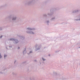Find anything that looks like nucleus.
<instances>
[{"label":"nucleus","mask_w":80,"mask_h":80,"mask_svg":"<svg viewBox=\"0 0 80 80\" xmlns=\"http://www.w3.org/2000/svg\"><path fill=\"white\" fill-rule=\"evenodd\" d=\"M9 47L10 48H12V45H10L9 46Z\"/></svg>","instance_id":"5701e85b"},{"label":"nucleus","mask_w":80,"mask_h":80,"mask_svg":"<svg viewBox=\"0 0 80 80\" xmlns=\"http://www.w3.org/2000/svg\"><path fill=\"white\" fill-rule=\"evenodd\" d=\"M2 58V56L1 53H0V59Z\"/></svg>","instance_id":"6ab92c4d"},{"label":"nucleus","mask_w":80,"mask_h":80,"mask_svg":"<svg viewBox=\"0 0 80 80\" xmlns=\"http://www.w3.org/2000/svg\"><path fill=\"white\" fill-rule=\"evenodd\" d=\"M40 47H41V45L38 44H36L35 45V47L36 48V51H37V50H40Z\"/></svg>","instance_id":"0eeeda50"},{"label":"nucleus","mask_w":80,"mask_h":80,"mask_svg":"<svg viewBox=\"0 0 80 80\" xmlns=\"http://www.w3.org/2000/svg\"><path fill=\"white\" fill-rule=\"evenodd\" d=\"M15 62H16V61H14V63H15Z\"/></svg>","instance_id":"bb28decb"},{"label":"nucleus","mask_w":80,"mask_h":80,"mask_svg":"<svg viewBox=\"0 0 80 80\" xmlns=\"http://www.w3.org/2000/svg\"><path fill=\"white\" fill-rule=\"evenodd\" d=\"M24 50L23 52V54H25L27 53V51H26V48H24Z\"/></svg>","instance_id":"9d476101"},{"label":"nucleus","mask_w":80,"mask_h":80,"mask_svg":"<svg viewBox=\"0 0 80 80\" xmlns=\"http://www.w3.org/2000/svg\"><path fill=\"white\" fill-rule=\"evenodd\" d=\"M1 71H4L5 70H3V69H1Z\"/></svg>","instance_id":"393cba45"},{"label":"nucleus","mask_w":80,"mask_h":80,"mask_svg":"<svg viewBox=\"0 0 80 80\" xmlns=\"http://www.w3.org/2000/svg\"><path fill=\"white\" fill-rule=\"evenodd\" d=\"M0 74H3V72L2 71H1L0 70Z\"/></svg>","instance_id":"aec40b11"},{"label":"nucleus","mask_w":80,"mask_h":80,"mask_svg":"<svg viewBox=\"0 0 80 80\" xmlns=\"http://www.w3.org/2000/svg\"><path fill=\"white\" fill-rule=\"evenodd\" d=\"M49 55V56H50V54H49V55Z\"/></svg>","instance_id":"cd10ccee"},{"label":"nucleus","mask_w":80,"mask_h":80,"mask_svg":"<svg viewBox=\"0 0 80 80\" xmlns=\"http://www.w3.org/2000/svg\"><path fill=\"white\" fill-rule=\"evenodd\" d=\"M35 30V28L28 27L26 28V32L30 34H34L35 33L33 32V30Z\"/></svg>","instance_id":"f257e3e1"},{"label":"nucleus","mask_w":80,"mask_h":80,"mask_svg":"<svg viewBox=\"0 0 80 80\" xmlns=\"http://www.w3.org/2000/svg\"><path fill=\"white\" fill-rule=\"evenodd\" d=\"M35 2V0H31V1H29L28 2H26L25 3V5H32L33 2Z\"/></svg>","instance_id":"7ed1b4c3"},{"label":"nucleus","mask_w":80,"mask_h":80,"mask_svg":"<svg viewBox=\"0 0 80 80\" xmlns=\"http://www.w3.org/2000/svg\"><path fill=\"white\" fill-rule=\"evenodd\" d=\"M8 40L9 41H14L15 43H18V41L17 39H14L13 38H9Z\"/></svg>","instance_id":"20e7f679"},{"label":"nucleus","mask_w":80,"mask_h":80,"mask_svg":"<svg viewBox=\"0 0 80 80\" xmlns=\"http://www.w3.org/2000/svg\"><path fill=\"white\" fill-rule=\"evenodd\" d=\"M12 75H17V74H16L15 73V72H12Z\"/></svg>","instance_id":"dca6fc26"},{"label":"nucleus","mask_w":80,"mask_h":80,"mask_svg":"<svg viewBox=\"0 0 80 80\" xmlns=\"http://www.w3.org/2000/svg\"><path fill=\"white\" fill-rule=\"evenodd\" d=\"M2 37H3V36H0V38H2Z\"/></svg>","instance_id":"b1692460"},{"label":"nucleus","mask_w":80,"mask_h":80,"mask_svg":"<svg viewBox=\"0 0 80 80\" xmlns=\"http://www.w3.org/2000/svg\"><path fill=\"white\" fill-rule=\"evenodd\" d=\"M57 72L53 71V75H57Z\"/></svg>","instance_id":"ddd939ff"},{"label":"nucleus","mask_w":80,"mask_h":80,"mask_svg":"<svg viewBox=\"0 0 80 80\" xmlns=\"http://www.w3.org/2000/svg\"><path fill=\"white\" fill-rule=\"evenodd\" d=\"M5 7V5H2L0 6V8H2V7Z\"/></svg>","instance_id":"2eb2a0df"},{"label":"nucleus","mask_w":80,"mask_h":80,"mask_svg":"<svg viewBox=\"0 0 80 80\" xmlns=\"http://www.w3.org/2000/svg\"><path fill=\"white\" fill-rule=\"evenodd\" d=\"M2 30V28H0V31Z\"/></svg>","instance_id":"4be33fe9"},{"label":"nucleus","mask_w":80,"mask_h":80,"mask_svg":"<svg viewBox=\"0 0 80 80\" xmlns=\"http://www.w3.org/2000/svg\"><path fill=\"white\" fill-rule=\"evenodd\" d=\"M7 54H4V57L5 59V58H7Z\"/></svg>","instance_id":"4468645a"},{"label":"nucleus","mask_w":80,"mask_h":80,"mask_svg":"<svg viewBox=\"0 0 80 80\" xmlns=\"http://www.w3.org/2000/svg\"><path fill=\"white\" fill-rule=\"evenodd\" d=\"M80 12V10L77 9L72 11V13H77Z\"/></svg>","instance_id":"1a4fd4ad"},{"label":"nucleus","mask_w":80,"mask_h":80,"mask_svg":"<svg viewBox=\"0 0 80 80\" xmlns=\"http://www.w3.org/2000/svg\"><path fill=\"white\" fill-rule=\"evenodd\" d=\"M42 59L43 61H45L46 60V59H45V58H42Z\"/></svg>","instance_id":"a211bd4d"},{"label":"nucleus","mask_w":80,"mask_h":80,"mask_svg":"<svg viewBox=\"0 0 80 80\" xmlns=\"http://www.w3.org/2000/svg\"><path fill=\"white\" fill-rule=\"evenodd\" d=\"M18 37L21 39V40H24V38H25V37L24 36H21L20 35L18 36Z\"/></svg>","instance_id":"6e6552de"},{"label":"nucleus","mask_w":80,"mask_h":80,"mask_svg":"<svg viewBox=\"0 0 80 80\" xmlns=\"http://www.w3.org/2000/svg\"><path fill=\"white\" fill-rule=\"evenodd\" d=\"M75 21H80V14L77 15L74 19Z\"/></svg>","instance_id":"39448f33"},{"label":"nucleus","mask_w":80,"mask_h":80,"mask_svg":"<svg viewBox=\"0 0 80 80\" xmlns=\"http://www.w3.org/2000/svg\"><path fill=\"white\" fill-rule=\"evenodd\" d=\"M9 20L12 19V21H15L17 19V16L15 14H11L7 17Z\"/></svg>","instance_id":"f03ea898"},{"label":"nucleus","mask_w":80,"mask_h":80,"mask_svg":"<svg viewBox=\"0 0 80 80\" xmlns=\"http://www.w3.org/2000/svg\"><path fill=\"white\" fill-rule=\"evenodd\" d=\"M43 16L45 17H47V14H45L43 15Z\"/></svg>","instance_id":"f3484780"},{"label":"nucleus","mask_w":80,"mask_h":80,"mask_svg":"<svg viewBox=\"0 0 80 80\" xmlns=\"http://www.w3.org/2000/svg\"><path fill=\"white\" fill-rule=\"evenodd\" d=\"M46 23H47V25H49V23H50V21L48 20L45 21Z\"/></svg>","instance_id":"9b49d317"},{"label":"nucleus","mask_w":80,"mask_h":80,"mask_svg":"<svg viewBox=\"0 0 80 80\" xmlns=\"http://www.w3.org/2000/svg\"><path fill=\"white\" fill-rule=\"evenodd\" d=\"M55 20V17H53L51 19V20H52L53 21H54Z\"/></svg>","instance_id":"f8f14e48"},{"label":"nucleus","mask_w":80,"mask_h":80,"mask_svg":"<svg viewBox=\"0 0 80 80\" xmlns=\"http://www.w3.org/2000/svg\"><path fill=\"white\" fill-rule=\"evenodd\" d=\"M18 49H20V47H18Z\"/></svg>","instance_id":"a878e982"},{"label":"nucleus","mask_w":80,"mask_h":80,"mask_svg":"<svg viewBox=\"0 0 80 80\" xmlns=\"http://www.w3.org/2000/svg\"><path fill=\"white\" fill-rule=\"evenodd\" d=\"M56 9H52L50 10V13H48V15H52L53 14V12L54 10H56Z\"/></svg>","instance_id":"423d86ee"},{"label":"nucleus","mask_w":80,"mask_h":80,"mask_svg":"<svg viewBox=\"0 0 80 80\" xmlns=\"http://www.w3.org/2000/svg\"><path fill=\"white\" fill-rule=\"evenodd\" d=\"M32 53V51H30V52H29V53H28V55H29V54L30 53Z\"/></svg>","instance_id":"412c9836"}]
</instances>
